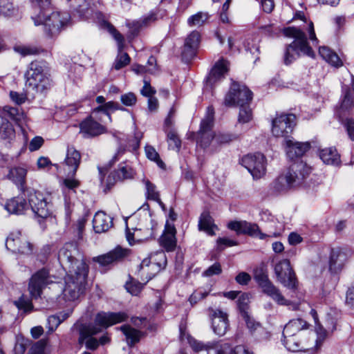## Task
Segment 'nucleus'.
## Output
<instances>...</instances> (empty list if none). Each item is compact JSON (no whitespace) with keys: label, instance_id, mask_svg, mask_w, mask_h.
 I'll use <instances>...</instances> for the list:
<instances>
[{"label":"nucleus","instance_id":"obj_28","mask_svg":"<svg viewBox=\"0 0 354 354\" xmlns=\"http://www.w3.org/2000/svg\"><path fill=\"white\" fill-rule=\"evenodd\" d=\"M5 209L10 214H23L29 209V205L23 197L17 196L8 200Z\"/></svg>","mask_w":354,"mask_h":354},{"label":"nucleus","instance_id":"obj_48","mask_svg":"<svg viewBox=\"0 0 354 354\" xmlns=\"http://www.w3.org/2000/svg\"><path fill=\"white\" fill-rule=\"evenodd\" d=\"M208 19V15L205 12H199L187 19L190 26H201Z\"/></svg>","mask_w":354,"mask_h":354},{"label":"nucleus","instance_id":"obj_42","mask_svg":"<svg viewBox=\"0 0 354 354\" xmlns=\"http://www.w3.org/2000/svg\"><path fill=\"white\" fill-rule=\"evenodd\" d=\"M283 344L288 350L292 352L300 351L304 348L297 336H291V337H283Z\"/></svg>","mask_w":354,"mask_h":354},{"label":"nucleus","instance_id":"obj_51","mask_svg":"<svg viewBox=\"0 0 354 354\" xmlns=\"http://www.w3.org/2000/svg\"><path fill=\"white\" fill-rule=\"evenodd\" d=\"M252 118V110L249 107V104L240 106L238 121L239 123H247Z\"/></svg>","mask_w":354,"mask_h":354},{"label":"nucleus","instance_id":"obj_56","mask_svg":"<svg viewBox=\"0 0 354 354\" xmlns=\"http://www.w3.org/2000/svg\"><path fill=\"white\" fill-rule=\"evenodd\" d=\"M33 252V245L28 241L24 242L17 248H15V253H19L23 255H30Z\"/></svg>","mask_w":354,"mask_h":354},{"label":"nucleus","instance_id":"obj_31","mask_svg":"<svg viewBox=\"0 0 354 354\" xmlns=\"http://www.w3.org/2000/svg\"><path fill=\"white\" fill-rule=\"evenodd\" d=\"M261 290L264 294L270 297L279 305L288 306L290 304V301L282 295L279 289L272 282L266 286Z\"/></svg>","mask_w":354,"mask_h":354},{"label":"nucleus","instance_id":"obj_19","mask_svg":"<svg viewBox=\"0 0 354 354\" xmlns=\"http://www.w3.org/2000/svg\"><path fill=\"white\" fill-rule=\"evenodd\" d=\"M129 253V250L117 246L106 254L93 257V261L99 263L102 267H106L122 261Z\"/></svg>","mask_w":354,"mask_h":354},{"label":"nucleus","instance_id":"obj_49","mask_svg":"<svg viewBox=\"0 0 354 354\" xmlns=\"http://www.w3.org/2000/svg\"><path fill=\"white\" fill-rule=\"evenodd\" d=\"M153 265L158 267V270L165 268L167 265V257L163 251H159L151 256Z\"/></svg>","mask_w":354,"mask_h":354},{"label":"nucleus","instance_id":"obj_29","mask_svg":"<svg viewBox=\"0 0 354 354\" xmlns=\"http://www.w3.org/2000/svg\"><path fill=\"white\" fill-rule=\"evenodd\" d=\"M113 225L112 218L103 212H97L93 219V229L96 233H102L109 230Z\"/></svg>","mask_w":354,"mask_h":354},{"label":"nucleus","instance_id":"obj_55","mask_svg":"<svg viewBox=\"0 0 354 354\" xmlns=\"http://www.w3.org/2000/svg\"><path fill=\"white\" fill-rule=\"evenodd\" d=\"M127 290L132 295H138L143 288V285L138 281H130L126 283Z\"/></svg>","mask_w":354,"mask_h":354},{"label":"nucleus","instance_id":"obj_25","mask_svg":"<svg viewBox=\"0 0 354 354\" xmlns=\"http://www.w3.org/2000/svg\"><path fill=\"white\" fill-rule=\"evenodd\" d=\"M348 259V253L339 248L333 249L330 253L329 268L333 272L341 270Z\"/></svg>","mask_w":354,"mask_h":354},{"label":"nucleus","instance_id":"obj_58","mask_svg":"<svg viewBox=\"0 0 354 354\" xmlns=\"http://www.w3.org/2000/svg\"><path fill=\"white\" fill-rule=\"evenodd\" d=\"M120 100L124 105L131 106L136 104L137 99L134 93H128L122 95L120 97Z\"/></svg>","mask_w":354,"mask_h":354},{"label":"nucleus","instance_id":"obj_54","mask_svg":"<svg viewBox=\"0 0 354 354\" xmlns=\"http://www.w3.org/2000/svg\"><path fill=\"white\" fill-rule=\"evenodd\" d=\"M71 6L73 8V9L80 14V17L88 18L91 12V8H90V4L88 2V8L85 9L84 10H81L80 6H78V4H83L82 1L81 0H72L71 1Z\"/></svg>","mask_w":354,"mask_h":354},{"label":"nucleus","instance_id":"obj_1","mask_svg":"<svg viewBox=\"0 0 354 354\" xmlns=\"http://www.w3.org/2000/svg\"><path fill=\"white\" fill-rule=\"evenodd\" d=\"M128 318L127 315L123 312L97 313L95 318V324H84L79 328L80 337L78 342L82 344L85 342L88 349L95 350L99 345L97 339L93 335L101 332L102 328H106L114 324L124 322Z\"/></svg>","mask_w":354,"mask_h":354},{"label":"nucleus","instance_id":"obj_46","mask_svg":"<svg viewBox=\"0 0 354 354\" xmlns=\"http://www.w3.org/2000/svg\"><path fill=\"white\" fill-rule=\"evenodd\" d=\"M14 304L18 309L23 310L25 313H29L33 308L31 299L24 295L15 301Z\"/></svg>","mask_w":354,"mask_h":354},{"label":"nucleus","instance_id":"obj_6","mask_svg":"<svg viewBox=\"0 0 354 354\" xmlns=\"http://www.w3.org/2000/svg\"><path fill=\"white\" fill-rule=\"evenodd\" d=\"M26 85L37 93H43L50 87L48 67L41 62H32L26 73Z\"/></svg>","mask_w":354,"mask_h":354},{"label":"nucleus","instance_id":"obj_59","mask_svg":"<svg viewBox=\"0 0 354 354\" xmlns=\"http://www.w3.org/2000/svg\"><path fill=\"white\" fill-rule=\"evenodd\" d=\"M222 272L221 266L218 263H215L210 267H209L203 273V275L205 277H212L213 275H217L221 274Z\"/></svg>","mask_w":354,"mask_h":354},{"label":"nucleus","instance_id":"obj_33","mask_svg":"<svg viewBox=\"0 0 354 354\" xmlns=\"http://www.w3.org/2000/svg\"><path fill=\"white\" fill-rule=\"evenodd\" d=\"M320 158L327 165H339L340 164V156L335 148H326L320 151Z\"/></svg>","mask_w":354,"mask_h":354},{"label":"nucleus","instance_id":"obj_14","mask_svg":"<svg viewBox=\"0 0 354 354\" xmlns=\"http://www.w3.org/2000/svg\"><path fill=\"white\" fill-rule=\"evenodd\" d=\"M103 26L104 28L112 35L118 43V54L115 58L113 68L115 70H120L128 65L131 60L129 55L122 51L124 46V37L109 22L104 21Z\"/></svg>","mask_w":354,"mask_h":354},{"label":"nucleus","instance_id":"obj_10","mask_svg":"<svg viewBox=\"0 0 354 354\" xmlns=\"http://www.w3.org/2000/svg\"><path fill=\"white\" fill-rule=\"evenodd\" d=\"M252 99V93L245 85L233 82L226 94L224 104L227 106H243L249 104Z\"/></svg>","mask_w":354,"mask_h":354},{"label":"nucleus","instance_id":"obj_38","mask_svg":"<svg viewBox=\"0 0 354 354\" xmlns=\"http://www.w3.org/2000/svg\"><path fill=\"white\" fill-rule=\"evenodd\" d=\"M27 171L21 167H13L10 169L8 178L17 185H23L25 183Z\"/></svg>","mask_w":354,"mask_h":354},{"label":"nucleus","instance_id":"obj_45","mask_svg":"<svg viewBox=\"0 0 354 354\" xmlns=\"http://www.w3.org/2000/svg\"><path fill=\"white\" fill-rule=\"evenodd\" d=\"M80 185V182L73 178H66L63 180L62 183V191L65 197H66V194H69L71 192L75 193V189L78 187Z\"/></svg>","mask_w":354,"mask_h":354},{"label":"nucleus","instance_id":"obj_37","mask_svg":"<svg viewBox=\"0 0 354 354\" xmlns=\"http://www.w3.org/2000/svg\"><path fill=\"white\" fill-rule=\"evenodd\" d=\"M27 240L22 236L19 231L11 232L8 236L6 242L7 249L15 253V248H17Z\"/></svg>","mask_w":354,"mask_h":354},{"label":"nucleus","instance_id":"obj_13","mask_svg":"<svg viewBox=\"0 0 354 354\" xmlns=\"http://www.w3.org/2000/svg\"><path fill=\"white\" fill-rule=\"evenodd\" d=\"M242 165L248 170L254 178H261L266 174V157L261 153L248 154L243 157Z\"/></svg>","mask_w":354,"mask_h":354},{"label":"nucleus","instance_id":"obj_39","mask_svg":"<svg viewBox=\"0 0 354 354\" xmlns=\"http://www.w3.org/2000/svg\"><path fill=\"white\" fill-rule=\"evenodd\" d=\"M17 12L18 8L12 0H0V16L10 17L16 15Z\"/></svg>","mask_w":354,"mask_h":354},{"label":"nucleus","instance_id":"obj_27","mask_svg":"<svg viewBox=\"0 0 354 354\" xmlns=\"http://www.w3.org/2000/svg\"><path fill=\"white\" fill-rule=\"evenodd\" d=\"M187 342L192 348L196 352L206 351L207 354H216V352L221 346V345L216 342H208L207 343H204L189 335L187 337Z\"/></svg>","mask_w":354,"mask_h":354},{"label":"nucleus","instance_id":"obj_7","mask_svg":"<svg viewBox=\"0 0 354 354\" xmlns=\"http://www.w3.org/2000/svg\"><path fill=\"white\" fill-rule=\"evenodd\" d=\"M55 277L50 274L49 270L43 268L35 272L30 278L28 290L32 299L40 298L43 290L48 285L54 283Z\"/></svg>","mask_w":354,"mask_h":354},{"label":"nucleus","instance_id":"obj_35","mask_svg":"<svg viewBox=\"0 0 354 354\" xmlns=\"http://www.w3.org/2000/svg\"><path fill=\"white\" fill-rule=\"evenodd\" d=\"M156 19V15L153 13H150L147 16L143 17L139 21H132L131 23H128L127 26L129 28V31L133 36H135L138 34L140 29L143 27L148 26L151 23L155 21Z\"/></svg>","mask_w":354,"mask_h":354},{"label":"nucleus","instance_id":"obj_57","mask_svg":"<svg viewBox=\"0 0 354 354\" xmlns=\"http://www.w3.org/2000/svg\"><path fill=\"white\" fill-rule=\"evenodd\" d=\"M208 295L209 291L204 289H198L189 297V301L191 304H196L198 301L205 298Z\"/></svg>","mask_w":354,"mask_h":354},{"label":"nucleus","instance_id":"obj_64","mask_svg":"<svg viewBox=\"0 0 354 354\" xmlns=\"http://www.w3.org/2000/svg\"><path fill=\"white\" fill-rule=\"evenodd\" d=\"M255 279L261 289L271 283L268 275L262 272L255 274Z\"/></svg>","mask_w":354,"mask_h":354},{"label":"nucleus","instance_id":"obj_32","mask_svg":"<svg viewBox=\"0 0 354 354\" xmlns=\"http://www.w3.org/2000/svg\"><path fill=\"white\" fill-rule=\"evenodd\" d=\"M120 329L126 337V341L130 346L138 342L143 335V333L132 328L130 325H123L120 327Z\"/></svg>","mask_w":354,"mask_h":354},{"label":"nucleus","instance_id":"obj_52","mask_svg":"<svg viewBox=\"0 0 354 354\" xmlns=\"http://www.w3.org/2000/svg\"><path fill=\"white\" fill-rule=\"evenodd\" d=\"M236 138V136L230 133H218L214 135L215 145L227 144Z\"/></svg>","mask_w":354,"mask_h":354},{"label":"nucleus","instance_id":"obj_5","mask_svg":"<svg viewBox=\"0 0 354 354\" xmlns=\"http://www.w3.org/2000/svg\"><path fill=\"white\" fill-rule=\"evenodd\" d=\"M75 273L67 272L62 295L65 300L77 299L84 288L88 268L85 261H78Z\"/></svg>","mask_w":354,"mask_h":354},{"label":"nucleus","instance_id":"obj_8","mask_svg":"<svg viewBox=\"0 0 354 354\" xmlns=\"http://www.w3.org/2000/svg\"><path fill=\"white\" fill-rule=\"evenodd\" d=\"M58 259L64 269L67 272L72 273H75V271L77 270L78 261H84L74 243H66L59 250Z\"/></svg>","mask_w":354,"mask_h":354},{"label":"nucleus","instance_id":"obj_21","mask_svg":"<svg viewBox=\"0 0 354 354\" xmlns=\"http://www.w3.org/2000/svg\"><path fill=\"white\" fill-rule=\"evenodd\" d=\"M286 151L290 159H295L302 156L310 147L309 142H299L292 138L285 140Z\"/></svg>","mask_w":354,"mask_h":354},{"label":"nucleus","instance_id":"obj_36","mask_svg":"<svg viewBox=\"0 0 354 354\" xmlns=\"http://www.w3.org/2000/svg\"><path fill=\"white\" fill-rule=\"evenodd\" d=\"M216 225L214 224L213 219L207 212H204L201 214L198 221L199 230L205 231L209 235H214V228Z\"/></svg>","mask_w":354,"mask_h":354},{"label":"nucleus","instance_id":"obj_18","mask_svg":"<svg viewBox=\"0 0 354 354\" xmlns=\"http://www.w3.org/2000/svg\"><path fill=\"white\" fill-rule=\"evenodd\" d=\"M95 120H98L101 122H104L102 117L97 115V118H95L92 113L90 117L87 118L80 123V133L84 137H95L102 134L106 131L104 126L97 122Z\"/></svg>","mask_w":354,"mask_h":354},{"label":"nucleus","instance_id":"obj_26","mask_svg":"<svg viewBox=\"0 0 354 354\" xmlns=\"http://www.w3.org/2000/svg\"><path fill=\"white\" fill-rule=\"evenodd\" d=\"M80 160V153L74 147L68 146L64 160L65 165L68 167V175L73 176L75 174Z\"/></svg>","mask_w":354,"mask_h":354},{"label":"nucleus","instance_id":"obj_61","mask_svg":"<svg viewBox=\"0 0 354 354\" xmlns=\"http://www.w3.org/2000/svg\"><path fill=\"white\" fill-rule=\"evenodd\" d=\"M156 92L155 88L150 85L149 82L145 80L143 87L140 91L141 94L149 98L153 97Z\"/></svg>","mask_w":354,"mask_h":354},{"label":"nucleus","instance_id":"obj_23","mask_svg":"<svg viewBox=\"0 0 354 354\" xmlns=\"http://www.w3.org/2000/svg\"><path fill=\"white\" fill-rule=\"evenodd\" d=\"M200 38L201 35L197 31H192L187 36L182 52V57L183 59L188 61L194 57L196 50L200 43Z\"/></svg>","mask_w":354,"mask_h":354},{"label":"nucleus","instance_id":"obj_62","mask_svg":"<svg viewBox=\"0 0 354 354\" xmlns=\"http://www.w3.org/2000/svg\"><path fill=\"white\" fill-rule=\"evenodd\" d=\"M45 343L38 341L30 348L28 354H44Z\"/></svg>","mask_w":354,"mask_h":354},{"label":"nucleus","instance_id":"obj_34","mask_svg":"<svg viewBox=\"0 0 354 354\" xmlns=\"http://www.w3.org/2000/svg\"><path fill=\"white\" fill-rule=\"evenodd\" d=\"M319 55L328 63L335 67H340L342 66V62L337 55L330 48L327 46H322L319 48Z\"/></svg>","mask_w":354,"mask_h":354},{"label":"nucleus","instance_id":"obj_53","mask_svg":"<svg viewBox=\"0 0 354 354\" xmlns=\"http://www.w3.org/2000/svg\"><path fill=\"white\" fill-rule=\"evenodd\" d=\"M33 3L35 13L39 11H49V6L51 5L50 0H31Z\"/></svg>","mask_w":354,"mask_h":354},{"label":"nucleus","instance_id":"obj_17","mask_svg":"<svg viewBox=\"0 0 354 354\" xmlns=\"http://www.w3.org/2000/svg\"><path fill=\"white\" fill-rule=\"evenodd\" d=\"M28 205L32 212L38 217L47 218L50 214V205L44 195L39 192H31L28 194Z\"/></svg>","mask_w":354,"mask_h":354},{"label":"nucleus","instance_id":"obj_63","mask_svg":"<svg viewBox=\"0 0 354 354\" xmlns=\"http://www.w3.org/2000/svg\"><path fill=\"white\" fill-rule=\"evenodd\" d=\"M249 301L250 297L247 293H241L240 296H239L237 304L241 311L244 312L246 310Z\"/></svg>","mask_w":354,"mask_h":354},{"label":"nucleus","instance_id":"obj_2","mask_svg":"<svg viewBox=\"0 0 354 354\" xmlns=\"http://www.w3.org/2000/svg\"><path fill=\"white\" fill-rule=\"evenodd\" d=\"M284 35L292 37L295 40L289 44L286 50L284 62L290 64L303 54L313 57L315 53L308 45L307 38L304 30L295 27H288L283 30Z\"/></svg>","mask_w":354,"mask_h":354},{"label":"nucleus","instance_id":"obj_9","mask_svg":"<svg viewBox=\"0 0 354 354\" xmlns=\"http://www.w3.org/2000/svg\"><path fill=\"white\" fill-rule=\"evenodd\" d=\"M227 227L237 234H248L261 240L267 238H276L281 235L280 231H268V233H263L256 223H249L246 221H231L227 224Z\"/></svg>","mask_w":354,"mask_h":354},{"label":"nucleus","instance_id":"obj_47","mask_svg":"<svg viewBox=\"0 0 354 354\" xmlns=\"http://www.w3.org/2000/svg\"><path fill=\"white\" fill-rule=\"evenodd\" d=\"M146 188L147 198L152 201H159L160 194L156 190V187L154 184L151 183L148 179H144Z\"/></svg>","mask_w":354,"mask_h":354},{"label":"nucleus","instance_id":"obj_43","mask_svg":"<svg viewBox=\"0 0 354 354\" xmlns=\"http://www.w3.org/2000/svg\"><path fill=\"white\" fill-rule=\"evenodd\" d=\"M216 353V354H247L246 350L243 346H237L232 348L227 344L221 345Z\"/></svg>","mask_w":354,"mask_h":354},{"label":"nucleus","instance_id":"obj_60","mask_svg":"<svg viewBox=\"0 0 354 354\" xmlns=\"http://www.w3.org/2000/svg\"><path fill=\"white\" fill-rule=\"evenodd\" d=\"M15 51L23 56L33 55L36 53V50L28 46L18 45L14 47Z\"/></svg>","mask_w":354,"mask_h":354},{"label":"nucleus","instance_id":"obj_22","mask_svg":"<svg viewBox=\"0 0 354 354\" xmlns=\"http://www.w3.org/2000/svg\"><path fill=\"white\" fill-rule=\"evenodd\" d=\"M176 230L173 223L166 222L164 232L160 238L161 245L167 251L172 252L176 247Z\"/></svg>","mask_w":354,"mask_h":354},{"label":"nucleus","instance_id":"obj_12","mask_svg":"<svg viewBox=\"0 0 354 354\" xmlns=\"http://www.w3.org/2000/svg\"><path fill=\"white\" fill-rule=\"evenodd\" d=\"M296 117L293 114H281L272 120V133L275 137L289 138L295 125Z\"/></svg>","mask_w":354,"mask_h":354},{"label":"nucleus","instance_id":"obj_30","mask_svg":"<svg viewBox=\"0 0 354 354\" xmlns=\"http://www.w3.org/2000/svg\"><path fill=\"white\" fill-rule=\"evenodd\" d=\"M307 326V322L302 319H292L285 326L283 337H291V336L297 335L301 330L306 329Z\"/></svg>","mask_w":354,"mask_h":354},{"label":"nucleus","instance_id":"obj_44","mask_svg":"<svg viewBox=\"0 0 354 354\" xmlns=\"http://www.w3.org/2000/svg\"><path fill=\"white\" fill-rule=\"evenodd\" d=\"M166 133L169 147L171 149L179 151L181 146V141L178 138L176 130L167 131Z\"/></svg>","mask_w":354,"mask_h":354},{"label":"nucleus","instance_id":"obj_3","mask_svg":"<svg viewBox=\"0 0 354 354\" xmlns=\"http://www.w3.org/2000/svg\"><path fill=\"white\" fill-rule=\"evenodd\" d=\"M311 172V169L302 161L292 164L288 171L279 176L272 183L273 189L278 193L299 185Z\"/></svg>","mask_w":354,"mask_h":354},{"label":"nucleus","instance_id":"obj_40","mask_svg":"<svg viewBox=\"0 0 354 354\" xmlns=\"http://www.w3.org/2000/svg\"><path fill=\"white\" fill-rule=\"evenodd\" d=\"M119 104H116L113 102H109L104 105H101L97 108L95 109L93 111V115L95 118H97V115L103 118H107L108 120L111 122V118L110 114L109 113V109H118Z\"/></svg>","mask_w":354,"mask_h":354},{"label":"nucleus","instance_id":"obj_50","mask_svg":"<svg viewBox=\"0 0 354 354\" xmlns=\"http://www.w3.org/2000/svg\"><path fill=\"white\" fill-rule=\"evenodd\" d=\"M145 153L147 157L154 161L159 167L165 168V163L160 158L158 153L156 151V149L151 146H146L145 147Z\"/></svg>","mask_w":354,"mask_h":354},{"label":"nucleus","instance_id":"obj_11","mask_svg":"<svg viewBox=\"0 0 354 354\" xmlns=\"http://www.w3.org/2000/svg\"><path fill=\"white\" fill-rule=\"evenodd\" d=\"M214 123V109L208 107L205 117L202 120L201 127L198 132L196 142L203 148L209 147L211 144L215 145L214 135L211 131Z\"/></svg>","mask_w":354,"mask_h":354},{"label":"nucleus","instance_id":"obj_41","mask_svg":"<svg viewBox=\"0 0 354 354\" xmlns=\"http://www.w3.org/2000/svg\"><path fill=\"white\" fill-rule=\"evenodd\" d=\"M15 136V131L12 124L5 118L0 116V140L11 139Z\"/></svg>","mask_w":354,"mask_h":354},{"label":"nucleus","instance_id":"obj_20","mask_svg":"<svg viewBox=\"0 0 354 354\" xmlns=\"http://www.w3.org/2000/svg\"><path fill=\"white\" fill-rule=\"evenodd\" d=\"M229 63L227 61L221 59L215 63L214 67L211 70L207 78V84L210 86H214L217 82L225 78L227 73Z\"/></svg>","mask_w":354,"mask_h":354},{"label":"nucleus","instance_id":"obj_15","mask_svg":"<svg viewBox=\"0 0 354 354\" xmlns=\"http://www.w3.org/2000/svg\"><path fill=\"white\" fill-rule=\"evenodd\" d=\"M274 273L277 280L285 287L293 289L296 287L295 274L290 267L288 259L280 261L274 266Z\"/></svg>","mask_w":354,"mask_h":354},{"label":"nucleus","instance_id":"obj_24","mask_svg":"<svg viewBox=\"0 0 354 354\" xmlns=\"http://www.w3.org/2000/svg\"><path fill=\"white\" fill-rule=\"evenodd\" d=\"M133 175L134 171L130 166L121 165L118 170L109 175L106 178V185L108 187H111L118 181L132 178Z\"/></svg>","mask_w":354,"mask_h":354},{"label":"nucleus","instance_id":"obj_4","mask_svg":"<svg viewBox=\"0 0 354 354\" xmlns=\"http://www.w3.org/2000/svg\"><path fill=\"white\" fill-rule=\"evenodd\" d=\"M35 26L43 25L44 31L49 37L57 35L62 28L67 25L70 20V15L66 12L53 11L49 6V11L43 10L34 13L32 17Z\"/></svg>","mask_w":354,"mask_h":354},{"label":"nucleus","instance_id":"obj_16","mask_svg":"<svg viewBox=\"0 0 354 354\" xmlns=\"http://www.w3.org/2000/svg\"><path fill=\"white\" fill-rule=\"evenodd\" d=\"M208 311L214 333L218 336L224 335L229 327L227 313L220 308H209Z\"/></svg>","mask_w":354,"mask_h":354}]
</instances>
